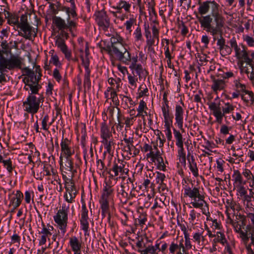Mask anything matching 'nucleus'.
<instances>
[{
	"instance_id": "nucleus-52",
	"label": "nucleus",
	"mask_w": 254,
	"mask_h": 254,
	"mask_svg": "<svg viewBox=\"0 0 254 254\" xmlns=\"http://www.w3.org/2000/svg\"><path fill=\"white\" fill-rule=\"evenodd\" d=\"M8 61L5 58L0 60V73L6 72L8 68Z\"/></svg>"
},
{
	"instance_id": "nucleus-39",
	"label": "nucleus",
	"mask_w": 254,
	"mask_h": 254,
	"mask_svg": "<svg viewBox=\"0 0 254 254\" xmlns=\"http://www.w3.org/2000/svg\"><path fill=\"white\" fill-rule=\"evenodd\" d=\"M173 133L174 137L176 139V144L177 146V147L184 146L183 136L181 132L179 130H177L175 128H174Z\"/></svg>"
},
{
	"instance_id": "nucleus-50",
	"label": "nucleus",
	"mask_w": 254,
	"mask_h": 254,
	"mask_svg": "<svg viewBox=\"0 0 254 254\" xmlns=\"http://www.w3.org/2000/svg\"><path fill=\"white\" fill-rule=\"evenodd\" d=\"M252 206L249 207L250 212L247 213V216L248 220L251 222L252 226L254 227V205L251 204Z\"/></svg>"
},
{
	"instance_id": "nucleus-23",
	"label": "nucleus",
	"mask_w": 254,
	"mask_h": 254,
	"mask_svg": "<svg viewBox=\"0 0 254 254\" xmlns=\"http://www.w3.org/2000/svg\"><path fill=\"white\" fill-rule=\"evenodd\" d=\"M237 72L234 70H229L227 68H223L219 69L218 75L222 77L224 80L225 79H229L232 78H235Z\"/></svg>"
},
{
	"instance_id": "nucleus-37",
	"label": "nucleus",
	"mask_w": 254,
	"mask_h": 254,
	"mask_svg": "<svg viewBox=\"0 0 254 254\" xmlns=\"http://www.w3.org/2000/svg\"><path fill=\"white\" fill-rule=\"evenodd\" d=\"M49 53L51 54L50 63L53 64L57 67H61L62 66V64L59 61V58L58 55L54 54V51L51 50Z\"/></svg>"
},
{
	"instance_id": "nucleus-8",
	"label": "nucleus",
	"mask_w": 254,
	"mask_h": 254,
	"mask_svg": "<svg viewBox=\"0 0 254 254\" xmlns=\"http://www.w3.org/2000/svg\"><path fill=\"white\" fill-rule=\"evenodd\" d=\"M40 102L39 98H37L34 95H28L23 102V105L26 106L25 110L30 113H36L39 109Z\"/></svg>"
},
{
	"instance_id": "nucleus-59",
	"label": "nucleus",
	"mask_w": 254,
	"mask_h": 254,
	"mask_svg": "<svg viewBox=\"0 0 254 254\" xmlns=\"http://www.w3.org/2000/svg\"><path fill=\"white\" fill-rule=\"evenodd\" d=\"M145 36L146 38V43L147 45L151 46L154 44V41L152 38L151 32L150 30H146L144 31Z\"/></svg>"
},
{
	"instance_id": "nucleus-42",
	"label": "nucleus",
	"mask_w": 254,
	"mask_h": 254,
	"mask_svg": "<svg viewBox=\"0 0 254 254\" xmlns=\"http://www.w3.org/2000/svg\"><path fill=\"white\" fill-rule=\"evenodd\" d=\"M88 219H80V227L85 236L89 235Z\"/></svg>"
},
{
	"instance_id": "nucleus-62",
	"label": "nucleus",
	"mask_w": 254,
	"mask_h": 254,
	"mask_svg": "<svg viewBox=\"0 0 254 254\" xmlns=\"http://www.w3.org/2000/svg\"><path fill=\"white\" fill-rule=\"evenodd\" d=\"M1 47L2 49L3 52L4 54H9L10 48L8 47V43L6 40H2L0 44Z\"/></svg>"
},
{
	"instance_id": "nucleus-47",
	"label": "nucleus",
	"mask_w": 254,
	"mask_h": 254,
	"mask_svg": "<svg viewBox=\"0 0 254 254\" xmlns=\"http://www.w3.org/2000/svg\"><path fill=\"white\" fill-rule=\"evenodd\" d=\"M112 192L113 189L111 187L106 185L104 188V191L101 198L109 199V197Z\"/></svg>"
},
{
	"instance_id": "nucleus-45",
	"label": "nucleus",
	"mask_w": 254,
	"mask_h": 254,
	"mask_svg": "<svg viewBox=\"0 0 254 254\" xmlns=\"http://www.w3.org/2000/svg\"><path fill=\"white\" fill-rule=\"evenodd\" d=\"M101 207L102 209V213L105 214L108 212L109 208V199L101 198L100 200Z\"/></svg>"
},
{
	"instance_id": "nucleus-25",
	"label": "nucleus",
	"mask_w": 254,
	"mask_h": 254,
	"mask_svg": "<svg viewBox=\"0 0 254 254\" xmlns=\"http://www.w3.org/2000/svg\"><path fill=\"white\" fill-rule=\"evenodd\" d=\"M131 3L125 0H120L117 3V5L115 9H117V11L114 12V14L117 13H120V10L123 9L127 13H131L130 9L131 8Z\"/></svg>"
},
{
	"instance_id": "nucleus-40",
	"label": "nucleus",
	"mask_w": 254,
	"mask_h": 254,
	"mask_svg": "<svg viewBox=\"0 0 254 254\" xmlns=\"http://www.w3.org/2000/svg\"><path fill=\"white\" fill-rule=\"evenodd\" d=\"M203 232L204 231L202 230H198L194 232L192 236L193 241L197 244H199L201 240L204 241V236H203Z\"/></svg>"
},
{
	"instance_id": "nucleus-16",
	"label": "nucleus",
	"mask_w": 254,
	"mask_h": 254,
	"mask_svg": "<svg viewBox=\"0 0 254 254\" xmlns=\"http://www.w3.org/2000/svg\"><path fill=\"white\" fill-rule=\"evenodd\" d=\"M64 156H66V163L64 169L70 172L72 174L73 170V162L71 158V156L74 153V149L71 148V145H69L66 143L65 139H64Z\"/></svg>"
},
{
	"instance_id": "nucleus-24",
	"label": "nucleus",
	"mask_w": 254,
	"mask_h": 254,
	"mask_svg": "<svg viewBox=\"0 0 254 254\" xmlns=\"http://www.w3.org/2000/svg\"><path fill=\"white\" fill-rule=\"evenodd\" d=\"M100 135L102 139V140L112 139V132L110 130V127L105 122L103 123L101 125Z\"/></svg>"
},
{
	"instance_id": "nucleus-10",
	"label": "nucleus",
	"mask_w": 254,
	"mask_h": 254,
	"mask_svg": "<svg viewBox=\"0 0 254 254\" xmlns=\"http://www.w3.org/2000/svg\"><path fill=\"white\" fill-rule=\"evenodd\" d=\"M146 157L148 158H150L151 161L157 163L159 169L161 170H164L165 165L157 145L153 146V148L150 152L146 154Z\"/></svg>"
},
{
	"instance_id": "nucleus-51",
	"label": "nucleus",
	"mask_w": 254,
	"mask_h": 254,
	"mask_svg": "<svg viewBox=\"0 0 254 254\" xmlns=\"http://www.w3.org/2000/svg\"><path fill=\"white\" fill-rule=\"evenodd\" d=\"M200 215V213H197L195 210L192 209L190 211L189 214V220L190 222L193 224L197 221V218Z\"/></svg>"
},
{
	"instance_id": "nucleus-33",
	"label": "nucleus",
	"mask_w": 254,
	"mask_h": 254,
	"mask_svg": "<svg viewBox=\"0 0 254 254\" xmlns=\"http://www.w3.org/2000/svg\"><path fill=\"white\" fill-rule=\"evenodd\" d=\"M242 173L238 170H234L233 174L232 175L233 181H234V184L238 185H244L246 184V182H244Z\"/></svg>"
},
{
	"instance_id": "nucleus-14",
	"label": "nucleus",
	"mask_w": 254,
	"mask_h": 254,
	"mask_svg": "<svg viewBox=\"0 0 254 254\" xmlns=\"http://www.w3.org/2000/svg\"><path fill=\"white\" fill-rule=\"evenodd\" d=\"M136 15H134L131 13L127 12L122 15L119 17V19L121 21H124L125 19H127V20L124 23V26H125L126 31L129 34H130L132 32V27L136 23Z\"/></svg>"
},
{
	"instance_id": "nucleus-56",
	"label": "nucleus",
	"mask_w": 254,
	"mask_h": 254,
	"mask_svg": "<svg viewBox=\"0 0 254 254\" xmlns=\"http://www.w3.org/2000/svg\"><path fill=\"white\" fill-rule=\"evenodd\" d=\"M236 190H237V193L241 197L244 196L247 193V190L243 186V185H237Z\"/></svg>"
},
{
	"instance_id": "nucleus-11",
	"label": "nucleus",
	"mask_w": 254,
	"mask_h": 254,
	"mask_svg": "<svg viewBox=\"0 0 254 254\" xmlns=\"http://www.w3.org/2000/svg\"><path fill=\"white\" fill-rule=\"evenodd\" d=\"M212 16L214 18L215 26H213L211 35L215 39L217 35L221 33L222 28L225 25V19L220 13L212 15Z\"/></svg>"
},
{
	"instance_id": "nucleus-28",
	"label": "nucleus",
	"mask_w": 254,
	"mask_h": 254,
	"mask_svg": "<svg viewBox=\"0 0 254 254\" xmlns=\"http://www.w3.org/2000/svg\"><path fill=\"white\" fill-rule=\"evenodd\" d=\"M108 83L111 85L109 87L111 90H119L122 85V81L120 78L110 77L108 79Z\"/></svg>"
},
{
	"instance_id": "nucleus-63",
	"label": "nucleus",
	"mask_w": 254,
	"mask_h": 254,
	"mask_svg": "<svg viewBox=\"0 0 254 254\" xmlns=\"http://www.w3.org/2000/svg\"><path fill=\"white\" fill-rule=\"evenodd\" d=\"M172 126V125H164L165 128L164 131L165 133V135L169 140H170L172 137V132L171 130V127Z\"/></svg>"
},
{
	"instance_id": "nucleus-5",
	"label": "nucleus",
	"mask_w": 254,
	"mask_h": 254,
	"mask_svg": "<svg viewBox=\"0 0 254 254\" xmlns=\"http://www.w3.org/2000/svg\"><path fill=\"white\" fill-rule=\"evenodd\" d=\"M70 4V7L64 6V10H66L67 15V23H64V30L70 32L72 36H75L74 31L76 27V20L77 19V15L75 10V5L74 0H66ZM67 34L64 31V38H67Z\"/></svg>"
},
{
	"instance_id": "nucleus-54",
	"label": "nucleus",
	"mask_w": 254,
	"mask_h": 254,
	"mask_svg": "<svg viewBox=\"0 0 254 254\" xmlns=\"http://www.w3.org/2000/svg\"><path fill=\"white\" fill-rule=\"evenodd\" d=\"M104 145V148L106 149L108 152H110L112 149V145L113 144V139H110L101 141Z\"/></svg>"
},
{
	"instance_id": "nucleus-60",
	"label": "nucleus",
	"mask_w": 254,
	"mask_h": 254,
	"mask_svg": "<svg viewBox=\"0 0 254 254\" xmlns=\"http://www.w3.org/2000/svg\"><path fill=\"white\" fill-rule=\"evenodd\" d=\"M147 109L148 108L147 107L146 102L143 100H140L139 102V105L137 108V113H140L141 112L144 110H147Z\"/></svg>"
},
{
	"instance_id": "nucleus-12",
	"label": "nucleus",
	"mask_w": 254,
	"mask_h": 254,
	"mask_svg": "<svg viewBox=\"0 0 254 254\" xmlns=\"http://www.w3.org/2000/svg\"><path fill=\"white\" fill-rule=\"evenodd\" d=\"M95 19L100 28L106 31L110 25V19L107 13L103 10L96 12L94 14Z\"/></svg>"
},
{
	"instance_id": "nucleus-34",
	"label": "nucleus",
	"mask_w": 254,
	"mask_h": 254,
	"mask_svg": "<svg viewBox=\"0 0 254 254\" xmlns=\"http://www.w3.org/2000/svg\"><path fill=\"white\" fill-rule=\"evenodd\" d=\"M178 147V159L182 165L185 166L186 165V154L184 148V146Z\"/></svg>"
},
{
	"instance_id": "nucleus-22",
	"label": "nucleus",
	"mask_w": 254,
	"mask_h": 254,
	"mask_svg": "<svg viewBox=\"0 0 254 254\" xmlns=\"http://www.w3.org/2000/svg\"><path fill=\"white\" fill-rule=\"evenodd\" d=\"M226 86V83L223 79L214 78L212 81L211 88L214 93L217 94L219 91L224 90Z\"/></svg>"
},
{
	"instance_id": "nucleus-38",
	"label": "nucleus",
	"mask_w": 254,
	"mask_h": 254,
	"mask_svg": "<svg viewBox=\"0 0 254 254\" xmlns=\"http://www.w3.org/2000/svg\"><path fill=\"white\" fill-rule=\"evenodd\" d=\"M233 85L238 91L244 92L246 89V85L242 83L239 78H236L234 80Z\"/></svg>"
},
{
	"instance_id": "nucleus-30",
	"label": "nucleus",
	"mask_w": 254,
	"mask_h": 254,
	"mask_svg": "<svg viewBox=\"0 0 254 254\" xmlns=\"http://www.w3.org/2000/svg\"><path fill=\"white\" fill-rule=\"evenodd\" d=\"M236 205V204L234 201L232 200H227L225 204V213L227 216L228 218L230 219L231 215L234 212Z\"/></svg>"
},
{
	"instance_id": "nucleus-61",
	"label": "nucleus",
	"mask_w": 254,
	"mask_h": 254,
	"mask_svg": "<svg viewBox=\"0 0 254 254\" xmlns=\"http://www.w3.org/2000/svg\"><path fill=\"white\" fill-rule=\"evenodd\" d=\"M116 110L118 111V113L119 112V109L117 107L115 108L113 106L109 107L107 111V114L109 115L110 119H113L114 113Z\"/></svg>"
},
{
	"instance_id": "nucleus-18",
	"label": "nucleus",
	"mask_w": 254,
	"mask_h": 254,
	"mask_svg": "<svg viewBox=\"0 0 254 254\" xmlns=\"http://www.w3.org/2000/svg\"><path fill=\"white\" fill-rule=\"evenodd\" d=\"M238 65L241 72L247 74L248 77L253 81L254 80V72L251 61L249 62H239Z\"/></svg>"
},
{
	"instance_id": "nucleus-36",
	"label": "nucleus",
	"mask_w": 254,
	"mask_h": 254,
	"mask_svg": "<svg viewBox=\"0 0 254 254\" xmlns=\"http://www.w3.org/2000/svg\"><path fill=\"white\" fill-rule=\"evenodd\" d=\"M26 85L29 87V95L39 94V91L42 88V86L40 84L28 83L26 84Z\"/></svg>"
},
{
	"instance_id": "nucleus-57",
	"label": "nucleus",
	"mask_w": 254,
	"mask_h": 254,
	"mask_svg": "<svg viewBox=\"0 0 254 254\" xmlns=\"http://www.w3.org/2000/svg\"><path fill=\"white\" fill-rule=\"evenodd\" d=\"M231 149L232 151V155L233 156H234L237 158L241 157L244 155L243 151L240 148L236 149L235 147L232 146Z\"/></svg>"
},
{
	"instance_id": "nucleus-46",
	"label": "nucleus",
	"mask_w": 254,
	"mask_h": 254,
	"mask_svg": "<svg viewBox=\"0 0 254 254\" xmlns=\"http://www.w3.org/2000/svg\"><path fill=\"white\" fill-rule=\"evenodd\" d=\"M158 252L153 245H150L145 247V249L141 251V254H158Z\"/></svg>"
},
{
	"instance_id": "nucleus-64",
	"label": "nucleus",
	"mask_w": 254,
	"mask_h": 254,
	"mask_svg": "<svg viewBox=\"0 0 254 254\" xmlns=\"http://www.w3.org/2000/svg\"><path fill=\"white\" fill-rule=\"evenodd\" d=\"M247 229L249 231V235L251 240V244L254 245V227L252 225H248Z\"/></svg>"
},
{
	"instance_id": "nucleus-44",
	"label": "nucleus",
	"mask_w": 254,
	"mask_h": 254,
	"mask_svg": "<svg viewBox=\"0 0 254 254\" xmlns=\"http://www.w3.org/2000/svg\"><path fill=\"white\" fill-rule=\"evenodd\" d=\"M215 237H216V241L222 245L225 246V244H227V241L223 233L218 231L216 232Z\"/></svg>"
},
{
	"instance_id": "nucleus-29",
	"label": "nucleus",
	"mask_w": 254,
	"mask_h": 254,
	"mask_svg": "<svg viewBox=\"0 0 254 254\" xmlns=\"http://www.w3.org/2000/svg\"><path fill=\"white\" fill-rule=\"evenodd\" d=\"M69 245L73 252L80 251L81 244L76 237H71L69 239Z\"/></svg>"
},
{
	"instance_id": "nucleus-3",
	"label": "nucleus",
	"mask_w": 254,
	"mask_h": 254,
	"mask_svg": "<svg viewBox=\"0 0 254 254\" xmlns=\"http://www.w3.org/2000/svg\"><path fill=\"white\" fill-rule=\"evenodd\" d=\"M54 220L58 232L53 235V239L57 247H60L61 249L64 246V204L60 206V209L54 216Z\"/></svg>"
},
{
	"instance_id": "nucleus-17",
	"label": "nucleus",
	"mask_w": 254,
	"mask_h": 254,
	"mask_svg": "<svg viewBox=\"0 0 254 254\" xmlns=\"http://www.w3.org/2000/svg\"><path fill=\"white\" fill-rule=\"evenodd\" d=\"M64 188L66 189V194H64V199L68 202H72L76 195V190L73 183L69 179L64 180Z\"/></svg>"
},
{
	"instance_id": "nucleus-27",
	"label": "nucleus",
	"mask_w": 254,
	"mask_h": 254,
	"mask_svg": "<svg viewBox=\"0 0 254 254\" xmlns=\"http://www.w3.org/2000/svg\"><path fill=\"white\" fill-rule=\"evenodd\" d=\"M243 176L246 179V183L247 182L249 184V187L252 188L254 187V176L252 174L250 170L248 169H243L242 172Z\"/></svg>"
},
{
	"instance_id": "nucleus-7",
	"label": "nucleus",
	"mask_w": 254,
	"mask_h": 254,
	"mask_svg": "<svg viewBox=\"0 0 254 254\" xmlns=\"http://www.w3.org/2000/svg\"><path fill=\"white\" fill-rule=\"evenodd\" d=\"M211 10V15L220 13V6L214 0H207L199 3L198 12L200 15L207 14Z\"/></svg>"
},
{
	"instance_id": "nucleus-48",
	"label": "nucleus",
	"mask_w": 254,
	"mask_h": 254,
	"mask_svg": "<svg viewBox=\"0 0 254 254\" xmlns=\"http://www.w3.org/2000/svg\"><path fill=\"white\" fill-rule=\"evenodd\" d=\"M127 79L131 88L133 89L135 88L137 85V78L134 75H132L128 73L127 74Z\"/></svg>"
},
{
	"instance_id": "nucleus-4",
	"label": "nucleus",
	"mask_w": 254,
	"mask_h": 254,
	"mask_svg": "<svg viewBox=\"0 0 254 254\" xmlns=\"http://www.w3.org/2000/svg\"><path fill=\"white\" fill-rule=\"evenodd\" d=\"M209 108L212 112V115L215 118V121L219 124H221L226 115L232 113L235 106L230 102L225 103L222 108L219 103H209Z\"/></svg>"
},
{
	"instance_id": "nucleus-43",
	"label": "nucleus",
	"mask_w": 254,
	"mask_h": 254,
	"mask_svg": "<svg viewBox=\"0 0 254 254\" xmlns=\"http://www.w3.org/2000/svg\"><path fill=\"white\" fill-rule=\"evenodd\" d=\"M148 95V89L145 84H141L138 90V97L140 98Z\"/></svg>"
},
{
	"instance_id": "nucleus-32",
	"label": "nucleus",
	"mask_w": 254,
	"mask_h": 254,
	"mask_svg": "<svg viewBox=\"0 0 254 254\" xmlns=\"http://www.w3.org/2000/svg\"><path fill=\"white\" fill-rule=\"evenodd\" d=\"M242 99L246 103L250 102L251 104H254V93L246 90L242 95Z\"/></svg>"
},
{
	"instance_id": "nucleus-53",
	"label": "nucleus",
	"mask_w": 254,
	"mask_h": 254,
	"mask_svg": "<svg viewBox=\"0 0 254 254\" xmlns=\"http://www.w3.org/2000/svg\"><path fill=\"white\" fill-rule=\"evenodd\" d=\"M151 30L152 33V38H153L154 41L156 40L157 42L159 41V30L156 27L155 24H154L151 27Z\"/></svg>"
},
{
	"instance_id": "nucleus-41",
	"label": "nucleus",
	"mask_w": 254,
	"mask_h": 254,
	"mask_svg": "<svg viewBox=\"0 0 254 254\" xmlns=\"http://www.w3.org/2000/svg\"><path fill=\"white\" fill-rule=\"evenodd\" d=\"M133 36L135 42H142L143 41L141 29L139 27H136L133 33Z\"/></svg>"
},
{
	"instance_id": "nucleus-6",
	"label": "nucleus",
	"mask_w": 254,
	"mask_h": 254,
	"mask_svg": "<svg viewBox=\"0 0 254 254\" xmlns=\"http://www.w3.org/2000/svg\"><path fill=\"white\" fill-rule=\"evenodd\" d=\"M55 120H57L56 129L62 134V139L61 141V154L60 157L59 164L60 165V171L62 178L64 179V166L63 162V158L64 157V120L62 118V110L56 108Z\"/></svg>"
},
{
	"instance_id": "nucleus-58",
	"label": "nucleus",
	"mask_w": 254,
	"mask_h": 254,
	"mask_svg": "<svg viewBox=\"0 0 254 254\" xmlns=\"http://www.w3.org/2000/svg\"><path fill=\"white\" fill-rule=\"evenodd\" d=\"M165 179V175L162 173L157 172L156 177L155 181L156 183L160 185L163 184L164 181Z\"/></svg>"
},
{
	"instance_id": "nucleus-2",
	"label": "nucleus",
	"mask_w": 254,
	"mask_h": 254,
	"mask_svg": "<svg viewBox=\"0 0 254 254\" xmlns=\"http://www.w3.org/2000/svg\"><path fill=\"white\" fill-rule=\"evenodd\" d=\"M183 190L184 191V196L190 198V204L193 207L201 209V212L204 214H209L208 207L204 200V196L198 188L190 187L188 185H183Z\"/></svg>"
},
{
	"instance_id": "nucleus-13",
	"label": "nucleus",
	"mask_w": 254,
	"mask_h": 254,
	"mask_svg": "<svg viewBox=\"0 0 254 254\" xmlns=\"http://www.w3.org/2000/svg\"><path fill=\"white\" fill-rule=\"evenodd\" d=\"M115 54L121 61L127 65H129L132 63V59L133 58L138 59L137 53L131 55L126 48L123 52L116 49L115 50Z\"/></svg>"
},
{
	"instance_id": "nucleus-15",
	"label": "nucleus",
	"mask_w": 254,
	"mask_h": 254,
	"mask_svg": "<svg viewBox=\"0 0 254 254\" xmlns=\"http://www.w3.org/2000/svg\"><path fill=\"white\" fill-rule=\"evenodd\" d=\"M182 105L177 104L175 106V125L181 130L184 131L183 129V121L184 115L185 113L184 109L183 108L184 104L181 102Z\"/></svg>"
},
{
	"instance_id": "nucleus-31",
	"label": "nucleus",
	"mask_w": 254,
	"mask_h": 254,
	"mask_svg": "<svg viewBox=\"0 0 254 254\" xmlns=\"http://www.w3.org/2000/svg\"><path fill=\"white\" fill-rule=\"evenodd\" d=\"M7 23L9 25L14 26L13 29L16 30V27L18 26L19 16L15 14L11 13L8 17H6Z\"/></svg>"
},
{
	"instance_id": "nucleus-20",
	"label": "nucleus",
	"mask_w": 254,
	"mask_h": 254,
	"mask_svg": "<svg viewBox=\"0 0 254 254\" xmlns=\"http://www.w3.org/2000/svg\"><path fill=\"white\" fill-rule=\"evenodd\" d=\"M18 35L23 37L26 39L30 40L32 36V31L33 27L29 24L17 26Z\"/></svg>"
},
{
	"instance_id": "nucleus-35",
	"label": "nucleus",
	"mask_w": 254,
	"mask_h": 254,
	"mask_svg": "<svg viewBox=\"0 0 254 254\" xmlns=\"http://www.w3.org/2000/svg\"><path fill=\"white\" fill-rule=\"evenodd\" d=\"M217 45L219 46L220 53L222 55H228L231 53V48L226 45L224 42H221L220 40H218L217 42Z\"/></svg>"
},
{
	"instance_id": "nucleus-9",
	"label": "nucleus",
	"mask_w": 254,
	"mask_h": 254,
	"mask_svg": "<svg viewBox=\"0 0 254 254\" xmlns=\"http://www.w3.org/2000/svg\"><path fill=\"white\" fill-rule=\"evenodd\" d=\"M230 45L231 48L234 49L235 57L239 60V62H251V60L244 47L238 46L235 40H231L230 41Z\"/></svg>"
},
{
	"instance_id": "nucleus-55",
	"label": "nucleus",
	"mask_w": 254,
	"mask_h": 254,
	"mask_svg": "<svg viewBox=\"0 0 254 254\" xmlns=\"http://www.w3.org/2000/svg\"><path fill=\"white\" fill-rule=\"evenodd\" d=\"M112 171L114 173V176H118L119 173H125V170L122 166H119L117 164H115L112 168Z\"/></svg>"
},
{
	"instance_id": "nucleus-1",
	"label": "nucleus",
	"mask_w": 254,
	"mask_h": 254,
	"mask_svg": "<svg viewBox=\"0 0 254 254\" xmlns=\"http://www.w3.org/2000/svg\"><path fill=\"white\" fill-rule=\"evenodd\" d=\"M64 7L60 2L51 3L47 10L46 19H52L53 23L56 27L58 35L56 36L55 44L64 53V19L56 15L59 11H63Z\"/></svg>"
},
{
	"instance_id": "nucleus-19",
	"label": "nucleus",
	"mask_w": 254,
	"mask_h": 254,
	"mask_svg": "<svg viewBox=\"0 0 254 254\" xmlns=\"http://www.w3.org/2000/svg\"><path fill=\"white\" fill-rule=\"evenodd\" d=\"M196 18L199 22L201 27L205 29L207 32L211 34V31L213 28L211 25L212 22V18L209 14L200 15V16L197 15Z\"/></svg>"
},
{
	"instance_id": "nucleus-49",
	"label": "nucleus",
	"mask_w": 254,
	"mask_h": 254,
	"mask_svg": "<svg viewBox=\"0 0 254 254\" xmlns=\"http://www.w3.org/2000/svg\"><path fill=\"white\" fill-rule=\"evenodd\" d=\"M118 91L119 90H111L110 92V99L112 100L113 104L116 107L119 105V100L117 94Z\"/></svg>"
},
{
	"instance_id": "nucleus-26",
	"label": "nucleus",
	"mask_w": 254,
	"mask_h": 254,
	"mask_svg": "<svg viewBox=\"0 0 254 254\" xmlns=\"http://www.w3.org/2000/svg\"><path fill=\"white\" fill-rule=\"evenodd\" d=\"M137 61L138 59L133 58V59H132V63L129 65V68L132 71L133 74H134L135 71L137 75L140 76L142 71L143 67L140 64L137 63Z\"/></svg>"
},
{
	"instance_id": "nucleus-21",
	"label": "nucleus",
	"mask_w": 254,
	"mask_h": 254,
	"mask_svg": "<svg viewBox=\"0 0 254 254\" xmlns=\"http://www.w3.org/2000/svg\"><path fill=\"white\" fill-rule=\"evenodd\" d=\"M161 110L164 117V125H172L173 117L170 113L169 106L167 102L162 105Z\"/></svg>"
}]
</instances>
